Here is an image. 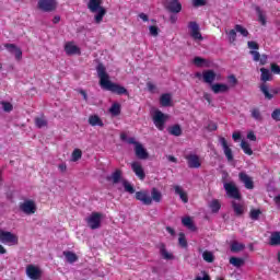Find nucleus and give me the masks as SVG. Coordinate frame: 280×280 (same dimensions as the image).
<instances>
[{
    "label": "nucleus",
    "mask_w": 280,
    "mask_h": 280,
    "mask_svg": "<svg viewBox=\"0 0 280 280\" xmlns=\"http://www.w3.org/2000/svg\"><path fill=\"white\" fill-rule=\"evenodd\" d=\"M97 77L100 78V85L105 91H110L112 93H116V95H128V90L117 83L112 82L106 73V67L104 63H98L96 67Z\"/></svg>",
    "instance_id": "obj_1"
},
{
    "label": "nucleus",
    "mask_w": 280,
    "mask_h": 280,
    "mask_svg": "<svg viewBox=\"0 0 280 280\" xmlns=\"http://www.w3.org/2000/svg\"><path fill=\"white\" fill-rule=\"evenodd\" d=\"M88 10H90L92 14H96L94 16L95 23L100 24L104 21V16H106V9L102 7V0H90L88 3Z\"/></svg>",
    "instance_id": "obj_2"
},
{
    "label": "nucleus",
    "mask_w": 280,
    "mask_h": 280,
    "mask_svg": "<svg viewBox=\"0 0 280 280\" xmlns=\"http://www.w3.org/2000/svg\"><path fill=\"white\" fill-rule=\"evenodd\" d=\"M223 187L229 198H232L233 200H242V194L240 192V188H237L235 183L233 182L224 183Z\"/></svg>",
    "instance_id": "obj_3"
},
{
    "label": "nucleus",
    "mask_w": 280,
    "mask_h": 280,
    "mask_svg": "<svg viewBox=\"0 0 280 280\" xmlns=\"http://www.w3.org/2000/svg\"><path fill=\"white\" fill-rule=\"evenodd\" d=\"M167 121V116L161 110H155L153 114V124L158 130H165V122Z\"/></svg>",
    "instance_id": "obj_4"
},
{
    "label": "nucleus",
    "mask_w": 280,
    "mask_h": 280,
    "mask_svg": "<svg viewBox=\"0 0 280 280\" xmlns=\"http://www.w3.org/2000/svg\"><path fill=\"white\" fill-rule=\"evenodd\" d=\"M88 226L95 231L102 226V213L92 212V214L86 219Z\"/></svg>",
    "instance_id": "obj_5"
},
{
    "label": "nucleus",
    "mask_w": 280,
    "mask_h": 280,
    "mask_svg": "<svg viewBox=\"0 0 280 280\" xmlns=\"http://www.w3.org/2000/svg\"><path fill=\"white\" fill-rule=\"evenodd\" d=\"M37 7L42 12H54L58 8V2L56 0H39Z\"/></svg>",
    "instance_id": "obj_6"
},
{
    "label": "nucleus",
    "mask_w": 280,
    "mask_h": 280,
    "mask_svg": "<svg viewBox=\"0 0 280 280\" xmlns=\"http://www.w3.org/2000/svg\"><path fill=\"white\" fill-rule=\"evenodd\" d=\"M20 211L26 215H34L36 213V202L34 200L27 199L20 203Z\"/></svg>",
    "instance_id": "obj_7"
},
{
    "label": "nucleus",
    "mask_w": 280,
    "mask_h": 280,
    "mask_svg": "<svg viewBox=\"0 0 280 280\" xmlns=\"http://www.w3.org/2000/svg\"><path fill=\"white\" fill-rule=\"evenodd\" d=\"M0 242L2 244L16 245L19 244V237L14 235L12 232H5L3 230H0Z\"/></svg>",
    "instance_id": "obj_8"
},
{
    "label": "nucleus",
    "mask_w": 280,
    "mask_h": 280,
    "mask_svg": "<svg viewBox=\"0 0 280 280\" xmlns=\"http://www.w3.org/2000/svg\"><path fill=\"white\" fill-rule=\"evenodd\" d=\"M26 277L31 280H40L43 277V270L34 265H27Z\"/></svg>",
    "instance_id": "obj_9"
},
{
    "label": "nucleus",
    "mask_w": 280,
    "mask_h": 280,
    "mask_svg": "<svg viewBox=\"0 0 280 280\" xmlns=\"http://www.w3.org/2000/svg\"><path fill=\"white\" fill-rule=\"evenodd\" d=\"M188 28L190 30V36L194 40H203L202 33H200V25L197 22H189Z\"/></svg>",
    "instance_id": "obj_10"
},
{
    "label": "nucleus",
    "mask_w": 280,
    "mask_h": 280,
    "mask_svg": "<svg viewBox=\"0 0 280 280\" xmlns=\"http://www.w3.org/2000/svg\"><path fill=\"white\" fill-rule=\"evenodd\" d=\"M136 200H139L140 202H142V205H145L147 207H150V205H152V197L150 196V191L148 190L137 191Z\"/></svg>",
    "instance_id": "obj_11"
},
{
    "label": "nucleus",
    "mask_w": 280,
    "mask_h": 280,
    "mask_svg": "<svg viewBox=\"0 0 280 280\" xmlns=\"http://www.w3.org/2000/svg\"><path fill=\"white\" fill-rule=\"evenodd\" d=\"M220 144L222 145L225 159H228L229 163L233 162V150L231 149V147L229 145V142L226 141V138H220L219 139Z\"/></svg>",
    "instance_id": "obj_12"
},
{
    "label": "nucleus",
    "mask_w": 280,
    "mask_h": 280,
    "mask_svg": "<svg viewBox=\"0 0 280 280\" xmlns=\"http://www.w3.org/2000/svg\"><path fill=\"white\" fill-rule=\"evenodd\" d=\"M165 8L167 12H171L172 14H178L183 10V4L178 0H171L166 3Z\"/></svg>",
    "instance_id": "obj_13"
},
{
    "label": "nucleus",
    "mask_w": 280,
    "mask_h": 280,
    "mask_svg": "<svg viewBox=\"0 0 280 280\" xmlns=\"http://www.w3.org/2000/svg\"><path fill=\"white\" fill-rule=\"evenodd\" d=\"M135 154L140 161H148L150 159V153H148V150L141 143L135 147Z\"/></svg>",
    "instance_id": "obj_14"
},
{
    "label": "nucleus",
    "mask_w": 280,
    "mask_h": 280,
    "mask_svg": "<svg viewBox=\"0 0 280 280\" xmlns=\"http://www.w3.org/2000/svg\"><path fill=\"white\" fill-rule=\"evenodd\" d=\"M238 178L241 183L245 185L246 189H255V182H253V178L248 176L245 172H241L238 174Z\"/></svg>",
    "instance_id": "obj_15"
},
{
    "label": "nucleus",
    "mask_w": 280,
    "mask_h": 280,
    "mask_svg": "<svg viewBox=\"0 0 280 280\" xmlns=\"http://www.w3.org/2000/svg\"><path fill=\"white\" fill-rule=\"evenodd\" d=\"M188 167L190 170H198L202 164L200 163V156L196 154H189L186 156Z\"/></svg>",
    "instance_id": "obj_16"
},
{
    "label": "nucleus",
    "mask_w": 280,
    "mask_h": 280,
    "mask_svg": "<svg viewBox=\"0 0 280 280\" xmlns=\"http://www.w3.org/2000/svg\"><path fill=\"white\" fill-rule=\"evenodd\" d=\"M131 170L140 178V180H145V171H143V166L139 162L131 163Z\"/></svg>",
    "instance_id": "obj_17"
},
{
    "label": "nucleus",
    "mask_w": 280,
    "mask_h": 280,
    "mask_svg": "<svg viewBox=\"0 0 280 280\" xmlns=\"http://www.w3.org/2000/svg\"><path fill=\"white\" fill-rule=\"evenodd\" d=\"M4 47L10 54H14L16 60H21V58H23V50H21V48L15 44H4Z\"/></svg>",
    "instance_id": "obj_18"
},
{
    "label": "nucleus",
    "mask_w": 280,
    "mask_h": 280,
    "mask_svg": "<svg viewBox=\"0 0 280 280\" xmlns=\"http://www.w3.org/2000/svg\"><path fill=\"white\" fill-rule=\"evenodd\" d=\"M211 91L218 95L220 93H229L230 88L228 84L224 83H214L211 85Z\"/></svg>",
    "instance_id": "obj_19"
},
{
    "label": "nucleus",
    "mask_w": 280,
    "mask_h": 280,
    "mask_svg": "<svg viewBox=\"0 0 280 280\" xmlns=\"http://www.w3.org/2000/svg\"><path fill=\"white\" fill-rule=\"evenodd\" d=\"M232 209L235 213V215H237V218L244 215V202L242 201H232Z\"/></svg>",
    "instance_id": "obj_20"
},
{
    "label": "nucleus",
    "mask_w": 280,
    "mask_h": 280,
    "mask_svg": "<svg viewBox=\"0 0 280 280\" xmlns=\"http://www.w3.org/2000/svg\"><path fill=\"white\" fill-rule=\"evenodd\" d=\"M203 82L206 84H213L215 82V71L213 70H206L202 72Z\"/></svg>",
    "instance_id": "obj_21"
},
{
    "label": "nucleus",
    "mask_w": 280,
    "mask_h": 280,
    "mask_svg": "<svg viewBox=\"0 0 280 280\" xmlns=\"http://www.w3.org/2000/svg\"><path fill=\"white\" fill-rule=\"evenodd\" d=\"M65 51H66L67 56L80 55V48L78 46L73 45V43L66 44Z\"/></svg>",
    "instance_id": "obj_22"
},
{
    "label": "nucleus",
    "mask_w": 280,
    "mask_h": 280,
    "mask_svg": "<svg viewBox=\"0 0 280 280\" xmlns=\"http://www.w3.org/2000/svg\"><path fill=\"white\" fill-rule=\"evenodd\" d=\"M121 170L117 168L115 173H112V175L107 177V180H112L114 185H117L124 180V178H121Z\"/></svg>",
    "instance_id": "obj_23"
},
{
    "label": "nucleus",
    "mask_w": 280,
    "mask_h": 280,
    "mask_svg": "<svg viewBox=\"0 0 280 280\" xmlns=\"http://www.w3.org/2000/svg\"><path fill=\"white\" fill-rule=\"evenodd\" d=\"M158 248L160 250V255L163 257V259H174V255L167 253V248L165 247V243H160L158 245Z\"/></svg>",
    "instance_id": "obj_24"
},
{
    "label": "nucleus",
    "mask_w": 280,
    "mask_h": 280,
    "mask_svg": "<svg viewBox=\"0 0 280 280\" xmlns=\"http://www.w3.org/2000/svg\"><path fill=\"white\" fill-rule=\"evenodd\" d=\"M174 189L175 194L179 196L182 202L187 205V202H189V197H187V192H185V190H183L180 186H174Z\"/></svg>",
    "instance_id": "obj_25"
},
{
    "label": "nucleus",
    "mask_w": 280,
    "mask_h": 280,
    "mask_svg": "<svg viewBox=\"0 0 280 280\" xmlns=\"http://www.w3.org/2000/svg\"><path fill=\"white\" fill-rule=\"evenodd\" d=\"M62 255L68 264H75L78 261V255L71 250H65Z\"/></svg>",
    "instance_id": "obj_26"
},
{
    "label": "nucleus",
    "mask_w": 280,
    "mask_h": 280,
    "mask_svg": "<svg viewBox=\"0 0 280 280\" xmlns=\"http://www.w3.org/2000/svg\"><path fill=\"white\" fill-rule=\"evenodd\" d=\"M90 126H100L101 128L104 127V121L97 115H92L89 117Z\"/></svg>",
    "instance_id": "obj_27"
},
{
    "label": "nucleus",
    "mask_w": 280,
    "mask_h": 280,
    "mask_svg": "<svg viewBox=\"0 0 280 280\" xmlns=\"http://www.w3.org/2000/svg\"><path fill=\"white\" fill-rule=\"evenodd\" d=\"M160 104L164 107L172 106V95L168 93L162 94L160 97Z\"/></svg>",
    "instance_id": "obj_28"
},
{
    "label": "nucleus",
    "mask_w": 280,
    "mask_h": 280,
    "mask_svg": "<svg viewBox=\"0 0 280 280\" xmlns=\"http://www.w3.org/2000/svg\"><path fill=\"white\" fill-rule=\"evenodd\" d=\"M260 72H261V75H260L261 82H270V80H272V74L270 73V70L266 68H261Z\"/></svg>",
    "instance_id": "obj_29"
},
{
    "label": "nucleus",
    "mask_w": 280,
    "mask_h": 280,
    "mask_svg": "<svg viewBox=\"0 0 280 280\" xmlns=\"http://www.w3.org/2000/svg\"><path fill=\"white\" fill-rule=\"evenodd\" d=\"M151 200H153L154 202H161V200H163V194H161L159 189L152 188Z\"/></svg>",
    "instance_id": "obj_30"
},
{
    "label": "nucleus",
    "mask_w": 280,
    "mask_h": 280,
    "mask_svg": "<svg viewBox=\"0 0 280 280\" xmlns=\"http://www.w3.org/2000/svg\"><path fill=\"white\" fill-rule=\"evenodd\" d=\"M168 132L173 137H180L183 135V128H180V125H174L168 128Z\"/></svg>",
    "instance_id": "obj_31"
},
{
    "label": "nucleus",
    "mask_w": 280,
    "mask_h": 280,
    "mask_svg": "<svg viewBox=\"0 0 280 280\" xmlns=\"http://www.w3.org/2000/svg\"><path fill=\"white\" fill-rule=\"evenodd\" d=\"M252 118L255 119V121H264V116H261V110L259 108L254 107L250 109Z\"/></svg>",
    "instance_id": "obj_32"
},
{
    "label": "nucleus",
    "mask_w": 280,
    "mask_h": 280,
    "mask_svg": "<svg viewBox=\"0 0 280 280\" xmlns=\"http://www.w3.org/2000/svg\"><path fill=\"white\" fill-rule=\"evenodd\" d=\"M182 224L186 226V229H189V231H196V225L194 224V221H191V218L189 217L183 218Z\"/></svg>",
    "instance_id": "obj_33"
},
{
    "label": "nucleus",
    "mask_w": 280,
    "mask_h": 280,
    "mask_svg": "<svg viewBox=\"0 0 280 280\" xmlns=\"http://www.w3.org/2000/svg\"><path fill=\"white\" fill-rule=\"evenodd\" d=\"M269 244H270V246H279L280 245V232L271 233Z\"/></svg>",
    "instance_id": "obj_34"
},
{
    "label": "nucleus",
    "mask_w": 280,
    "mask_h": 280,
    "mask_svg": "<svg viewBox=\"0 0 280 280\" xmlns=\"http://www.w3.org/2000/svg\"><path fill=\"white\" fill-rule=\"evenodd\" d=\"M241 148L245 154L248 156H253V149L250 148V144L244 140L241 141Z\"/></svg>",
    "instance_id": "obj_35"
},
{
    "label": "nucleus",
    "mask_w": 280,
    "mask_h": 280,
    "mask_svg": "<svg viewBox=\"0 0 280 280\" xmlns=\"http://www.w3.org/2000/svg\"><path fill=\"white\" fill-rule=\"evenodd\" d=\"M35 126H36V128H47L48 122H47V119H45V116L36 117Z\"/></svg>",
    "instance_id": "obj_36"
},
{
    "label": "nucleus",
    "mask_w": 280,
    "mask_h": 280,
    "mask_svg": "<svg viewBox=\"0 0 280 280\" xmlns=\"http://www.w3.org/2000/svg\"><path fill=\"white\" fill-rule=\"evenodd\" d=\"M109 113H112L115 117L121 115V105L119 103H114L109 108Z\"/></svg>",
    "instance_id": "obj_37"
},
{
    "label": "nucleus",
    "mask_w": 280,
    "mask_h": 280,
    "mask_svg": "<svg viewBox=\"0 0 280 280\" xmlns=\"http://www.w3.org/2000/svg\"><path fill=\"white\" fill-rule=\"evenodd\" d=\"M230 264L232 266H234L235 268H242V266H244V259L238 258V257H231Z\"/></svg>",
    "instance_id": "obj_38"
},
{
    "label": "nucleus",
    "mask_w": 280,
    "mask_h": 280,
    "mask_svg": "<svg viewBox=\"0 0 280 280\" xmlns=\"http://www.w3.org/2000/svg\"><path fill=\"white\" fill-rule=\"evenodd\" d=\"M256 14L258 15V21L261 23V25H266V15L264 14V11L259 7H255Z\"/></svg>",
    "instance_id": "obj_39"
},
{
    "label": "nucleus",
    "mask_w": 280,
    "mask_h": 280,
    "mask_svg": "<svg viewBox=\"0 0 280 280\" xmlns=\"http://www.w3.org/2000/svg\"><path fill=\"white\" fill-rule=\"evenodd\" d=\"M260 91L265 95L266 100H272L275 96L268 91V85L262 83L260 85Z\"/></svg>",
    "instance_id": "obj_40"
},
{
    "label": "nucleus",
    "mask_w": 280,
    "mask_h": 280,
    "mask_svg": "<svg viewBox=\"0 0 280 280\" xmlns=\"http://www.w3.org/2000/svg\"><path fill=\"white\" fill-rule=\"evenodd\" d=\"M0 104L2 105V110H4V113H12V110H14V106L8 101H1Z\"/></svg>",
    "instance_id": "obj_41"
},
{
    "label": "nucleus",
    "mask_w": 280,
    "mask_h": 280,
    "mask_svg": "<svg viewBox=\"0 0 280 280\" xmlns=\"http://www.w3.org/2000/svg\"><path fill=\"white\" fill-rule=\"evenodd\" d=\"M121 183H122V187H124L125 191H127V194H135L133 185L129 184V182L126 179H122Z\"/></svg>",
    "instance_id": "obj_42"
},
{
    "label": "nucleus",
    "mask_w": 280,
    "mask_h": 280,
    "mask_svg": "<svg viewBox=\"0 0 280 280\" xmlns=\"http://www.w3.org/2000/svg\"><path fill=\"white\" fill-rule=\"evenodd\" d=\"M222 205H220V201H218V199H214L210 202V209L212 211V213H218V211H220Z\"/></svg>",
    "instance_id": "obj_43"
},
{
    "label": "nucleus",
    "mask_w": 280,
    "mask_h": 280,
    "mask_svg": "<svg viewBox=\"0 0 280 280\" xmlns=\"http://www.w3.org/2000/svg\"><path fill=\"white\" fill-rule=\"evenodd\" d=\"M202 257L207 264H213V261H215V256H213L211 252H203Z\"/></svg>",
    "instance_id": "obj_44"
},
{
    "label": "nucleus",
    "mask_w": 280,
    "mask_h": 280,
    "mask_svg": "<svg viewBox=\"0 0 280 280\" xmlns=\"http://www.w3.org/2000/svg\"><path fill=\"white\" fill-rule=\"evenodd\" d=\"M244 248H246V246L242 243L234 242L231 245L232 253H240V250H244Z\"/></svg>",
    "instance_id": "obj_45"
},
{
    "label": "nucleus",
    "mask_w": 280,
    "mask_h": 280,
    "mask_svg": "<svg viewBox=\"0 0 280 280\" xmlns=\"http://www.w3.org/2000/svg\"><path fill=\"white\" fill-rule=\"evenodd\" d=\"M260 215H261V210H259V209H253L249 212L250 220H259Z\"/></svg>",
    "instance_id": "obj_46"
},
{
    "label": "nucleus",
    "mask_w": 280,
    "mask_h": 280,
    "mask_svg": "<svg viewBox=\"0 0 280 280\" xmlns=\"http://www.w3.org/2000/svg\"><path fill=\"white\" fill-rule=\"evenodd\" d=\"M80 159H82V150L75 149V150L72 152L71 161H73V162L75 163V161H80Z\"/></svg>",
    "instance_id": "obj_47"
},
{
    "label": "nucleus",
    "mask_w": 280,
    "mask_h": 280,
    "mask_svg": "<svg viewBox=\"0 0 280 280\" xmlns=\"http://www.w3.org/2000/svg\"><path fill=\"white\" fill-rule=\"evenodd\" d=\"M178 244L182 248H187V238L185 237V233H179Z\"/></svg>",
    "instance_id": "obj_48"
},
{
    "label": "nucleus",
    "mask_w": 280,
    "mask_h": 280,
    "mask_svg": "<svg viewBox=\"0 0 280 280\" xmlns=\"http://www.w3.org/2000/svg\"><path fill=\"white\" fill-rule=\"evenodd\" d=\"M235 31L242 34L245 38L248 36V30H246L244 26L236 24L235 25Z\"/></svg>",
    "instance_id": "obj_49"
},
{
    "label": "nucleus",
    "mask_w": 280,
    "mask_h": 280,
    "mask_svg": "<svg viewBox=\"0 0 280 280\" xmlns=\"http://www.w3.org/2000/svg\"><path fill=\"white\" fill-rule=\"evenodd\" d=\"M228 36H229L230 43H235V40H236V38H237V31L231 30V31L228 33Z\"/></svg>",
    "instance_id": "obj_50"
},
{
    "label": "nucleus",
    "mask_w": 280,
    "mask_h": 280,
    "mask_svg": "<svg viewBox=\"0 0 280 280\" xmlns=\"http://www.w3.org/2000/svg\"><path fill=\"white\" fill-rule=\"evenodd\" d=\"M249 54L253 56L254 62H259V59L261 58V54H259V51L250 50Z\"/></svg>",
    "instance_id": "obj_51"
},
{
    "label": "nucleus",
    "mask_w": 280,
    "mask_h": 280,
    "mask_svg": "<svg viewBox=\"0 0 280 280\" xmlns=\"http://www.w3.org/2000/svg\"><path fill=\"white\" fill-rule=\"evenodd\" d=\"M271 118L273 121H280V109L277 108L271 113Z\"/></svg>",
    "instance_id": "obj_52"
},
{
    "label": "nucleus",
    "mask_w": 280,
    "mask_h": 280,
    "mask_svg": "<svg viewBox=\"0 0 280 280\" xmlns=\"http://www.w3.org/2000/svg\"><path fill=\"white\" fill-rule=\"evenodd\" d=\"M192 4L195 8H200L207 5V0H192Z\"/></svg>",
    "instance_id": "obj_53"
},
{
    "label": "nucleus",
    "mask_w": 280,
    "mask_h": 280,
    "mask_svg": "<svg viewBox=\"0 0 280 280\" xmlns=\"http://www.w3.org/2000/svg\"><path fill=\"white\" fill-rule=\"evenodd\" d=\"M149 32L151 36H159V27L158 26H150Z\"/></svg>",
    "instance_id": "obj_54"
},
{
    "label": "nucleus",
    "mask_w": 280,
    "mask_h": 280,
    "mask_svg": "<svg viewBox=\"0 0 280 280\" xmlns=\"http://www.w3.org/2000/svg\"><path fill=\"white\" fill-rule=\"evenodd\" d=\"M203 62H205V59H202V57H195L194 58V65H196V67H202Z\"/></svg>",
    "instance_id": "obj_55"
},
{
    "label": "nucleus",
    "mask_w": 280,
    "mask_h": 280,
    "mask_svg": "<svg viewBox=\"0 0 280 280\" xmlns=\"http://www.w3.org/2000/svg\"><path fill=\"white\" fill-rule=\"evenodd\" d=\"M247 47H248V49H259V44H257V42H253V40H250V42H248L247 43Z\"/></svg>",
    "instance_id": "obj_56"
},
{
    "label": "nucleus",
    "mask_w": 280,
    "mask_h": 280,
    "mask_svg": "<svg viewBox=\"0 0 280 280\" xmlns=\"http://www.w3.org/2000/svg\"><path fill=\"white\" fill-rule=\"evenodd\" d=\"M207 129H208L210 132H213V131L218 130V124L211 121V122L208 124Z\"/></svg>",
    "instance_id": "obj_57"
},
{
    "label": "nucleus",
    "mask_w": 280,
    "mask_h": 280,
    "mask_svg": "<svg viewBox=\"0 0 280 280\" xmlns=\"http://www.w3.org/2000/svg\"><path fill=\"white\" fill-rule=\"evenodd\" d=\"M203 277L198 276L195 280H211V277L207 271H202Z\"/></svg>",
    "instance_id": "obj_58"
},
{
    "label": "nucleus",
    "mask_w": 280,
    "mask_h": 280,
    "mask_svg": "<svg viewBox=\"0 0 280 280\" xmlns=\"http://www.w3.org/2000/svg\"><path fill=\"white\" fill-rule=\"evenodd\" d=\"M271 71L272 73L279 74L280 73V67L277 63H271Z\"/></svg>",
    "instance_id": "obj_59"
},
{
    "label": "nucleus",
    "mask_w": 280,
    "mask_h": 280,
    "mask_svg": "<svg viewBox=\"0 0 280 280\" xmlns=\"http://www.w3.org/2000/svg\"><path fill=\"white\" fill-rule=\"evenodd\" d=\"M127 143L137 148V144H139L140 142H138L135 138H127Z\"/></svg>",
    "instance_id": "obj_60"
},
{
    "label": "nucleus",
    "mask_w": 280,
    "mask_h": 280,
    "mask_svg": "<svg viewBox=\"0 0 280 280\" xmlns=\"http://www.w3.org/2000/svg\"><path fill=\"white\" fill-rule=\"evenodd\" d=\"M77 91H78V93H80V95H82V97H83V100H84L85 102H89V95L86 94V91H84V90H82V89L77 90Z\"/></svg>",
    "instance_id": "obj_61"
},
{
    "label": "nucleus",
    "mask_w": 280,
    "mask_h": 280,
    "mask_svg": "<svg viewBox=\"0 0 280 280\" xmlns=\"http://www.w3.org/2000/svg\"><path fill=\"white\" fill-rule=\"evenodd\" d=\"M247 139H249V141H257V136H255L254 131H249L247 133Z\"/></svg>",
    "instance_id": "obj_62"
},
{
    "label": "nucleus",
    "mask_w": 280,
    "mask_h": 280,
    "mask_svg": "<svg viewBox=\"0 0 280 280\" xmlns=\"http://www.w3.org/2000/svg\"><path fill=\"white\" fill-rule=\"evenodd\" d=\"M229 82L230 84H233V86H235V84H237V78H235L234 74L229 77Z\"/></svg>",
    "instance_id": "obj_63"
},
{
    "label": "nucleus",
    "mask_w": 280,
    "mask_h": 280,
    "mask_svg": "<svg viewBox=\"0 0 280 280\" xmlns=\"http://www.w3.org/2000/svg\"><path fill=\"white\" fill-rule=\"evenodd\" d=\"M258 62L260 65H266V62H268V56L267 55H261V57L259 58Z\"/></svg>",
    "instance_id": "obj_64"
}]
</instances>
